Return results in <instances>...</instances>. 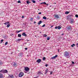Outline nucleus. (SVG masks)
Wrapping results in <instances>:
<instances>
[{"instance_id": "f257e3e1", "label": "nucleus", "mask_w": 78, "mask_h": 78, "mask_svg": "<svg viewBox=\"0 0 78 78\" xmlns=\"http://www.w3.org/2000/svg\"><path fill=\"white\" fill-rule=\"evenodd\" d=\"M64 56L67 58H69L70 57V56H69V53L67 51H66L65 52V54H64Z\"/></svg>"}, {"instance_id": "e2e57ef3", "label": "nucleus", "mask_w": 78, "mask_h": 78, "mask_svg": "<svg viewBox=\"0 0 78 78\" xmlns=\"http://www.w3.org/2000/svg\"><path fill=\"white\" fill-rule=\"evenodd\" d=\"M40 33H41V32H40Z\"/></svg>"}, {"instance_id": "8fccbe9b", "label": "nucleus", "mask_w": 78, "mask_h": 78, "mask_svg": "<svg viewBox=\"0 0 78 78\" xmlns=\"http://www.w3.org/2000/svg\"><path fill=\"white\" fill-rule=\"evenodd\" d=\"M77 45V47H78V43L76 44Z\"/></svg>"}, {"instance_id": "dca6fc26", "label": "nucleus", "mask_w": 78, "mask_h": 78, "mask_svg": "<svg viewBox=\"0 0 78 78\" xmlns=\"http://www.w3.org/2000/svg\"><path fill=\"white\" fill-rule=\"evenodd\" d=\"M3 62L1 60H0V66H1V65H2V64H3Z\"/></svg>"}, {"instance_id": "39448f33", "label": "nucleus", "mask_w": 78, "mask_h": 78, "mask_svg": "<svg viewBox=\"0 0 78 78\" xmlns=\"http://www.w3.org/2000/svg\"><path fill=\"white\" fill-rule=\"evenodd\" d=\"M57 28H58V30H60L61 28V27H60V26H58V27L57 26L55 27V29H57Z\"/></svg>"}, {"instance_id": "4468645a", "label": "nucleus", "mask_w": 78, "mask_h": 78, "mask_svg": "<svg viewBox=\"0 0 78 78\" xmlns=\"http://www.w3.org/2000/svg\"><path fill=\"white\" fill-rule=\"evenodd\" d=\"M0 78H4V77H3V74H0Z\"/></svg>"}, {"instance_id": "680f3d73", "label": "nucleus", "mask_w": 78, "mask_h": 78, "mask_svg": "<svg viewBox=\"0 0 78 78\" xmlns=\"http://www.w3.org/2000/svg\"><path fill=\"white\" fill-rule=\"evenodd\" d=\"M41 75H43V73H41Z\"/></svg>"}, {"instance_id": "a19ab883", "label": "nucleus", "mask_w": 78, "mask_h": 78, "mask_svg": "<svg viewBox=\"0 0 78 78\" xmlns=\"http://www.w3.org/2000/svg\"><path fill=\"white\" fill-rule=\"evenodd\" d=\"M4 24L5 25H7V23H4Z\"/></svg>"}, {"instance_id": "864d4df0", "label": "nucleus", "mask_w": 78, "mask_h": 78, "mask_svg": "<svg viewBox=\"0 0 78 78\" xmlns=\"http://www.w3.org/2000/svg\"><path fill=\"white\" fill-rule=\"evenodd\" d=\"M56 2H54L53 3V4H56Z\"/></svg>"}, {"instance_id": "6e6d98bb", "label": "nucleus", "mask_w": 78, "mask_h": 78, "mask_svg": "<svg viewBox=\"0 0 78 78\" xmlns=\"http://www.w3.org/2000/svg\"><path fill=\"white\" fill-rule=\"evenodd\" d=\"M27 42H28V41H30V40H27Z\"/></svg>"}, {"instance_id": "37998d69", "label": "nucleus", "mask_w": 78, "mask_h": 78, "mask_svg": "<svg viewBox=\"0 0 78 78\" xmlns=\"http://www.w3.org/2000/svg\"><path fill=\"white\" fill-rule=\"evenodd\" d=\"M45 66H46V67H47V66H48V64H46L45 65Z\"/></svg>"}, {"instance_id": "9d476101", "label": "nucleus", "mask_w": 78, "mask_h": 78, "mask_svg": "<svg viewBox=\"0 0 78 78\" xmlns=\"http://www.w3.org/2000/svg\"><path fill=\"white\" fill-rule=\"evenodd\" d=\"M41 61V59H38V60L37 61V62H38V63H40Z\"/></svg>"}, {"instance_id": "423d86ee", "label": "nucleus", "mask_w": 78, "mask_h": 78, "mask_svg": "<svg viewBox=\"0 0 78 78\" xmlns=\"http://www.w3.org/2000/svg\"><path fill=\"white\" fill-rule=\"evenodd\" d=\"M8 73V70H3V73Z\"/></svg>"}, {"instance_id": "2f4dec72", "label": "nucleus", "mask_w": 78, "mask_h": 78, "mask_svg": "<svg viewBox=\"0 0 78 78\" xmlns=\"http://www.w3.org/2000/svg\"><path fill=\"white\" fill-rule=\"evenodd\" d=\"M33 18H31L30 19V20H33Z\"/></svg>"}, {"instance_id": "a211bd4d", "label": "nucleus", "mask_w": 78, "mask_h": 78, "mask_svg": "<svg viewBox=\"0 0 78 78\" xmlns=\"http://www.w3.org/2000/svg\"><path fill=\"white\" fill-rule=\"evenodd\" d=\"M37 73L38 74V75H41V72H40V71H38L37 72Z\"/></svg>"}, {"instance_id": "79ce46f5", "label": "nucleus", "mask_w": 78, "mask_h": 78, "mask_svg": "<svg viewBox=\"0 0 78 78\" xmlns=\"http://www.w3.org/2000/svg\"><path fill=\"white\" fill-rule=\"evenodd\" d=\"M28 49V48H25V50H27Z\"/></svg>"}, {"instance_id": "3c124183", "label": "nucleus", "mask_w": 78, "mask_h": 78, "mask_svg": "<svg viewBox=\"0 0 78 78\" xmlns=\"http://www.w3.org/2000/svg\"><path fill=\"white\" fill-rule=\"evenodd\" d=\"M9 23V22L7 23V24H8V23Z\"/></svg>"}, {"instance_id": "603ef678", "label": "nucleus", "mask_w": 78, "mask_h": 78, "mask_svg": "<svg viewBox=\"0 0 78 78\" xmlns=\"http://www.w3.org/2000/svg\"><path fill=\"white\" fill-rule=\"evenodd\" d=\"M43 61H45V59H43Z\"/></svg>"}, {"instance_id": "72a5a7b5", "label": "nucleus", "mask_w": 78, "mask_h": 78, "mask_svg": "<svg viewBox=\"0 0 78 78\" xmlns=\"http://www.w3.org/2000/svg\"><path fill=\"white\" fill-rule=\"evenodd\" d=\"M45 24H44V25H43L42 26V27H45Z\"/></svg>"}, {"instance_id": "f8f14e48", "label": "nucleus", "mask_w": 78, "mask_h": 78, "mask_svg": "<svg viewBox=\"0 0 78 78\" xmlns=\"http://www.w3.org/2000/svg\"><path fill=\"white\" fill-rule=\"evenodd\" d=\"M55 18H56V19H58V18H59V16H58V15H55Z\"/></svg>"}, {"instance_id": "5fc2aeb1", "label": "nucleus", "mask_w": 78, "mask_h": 78, "mask_svg": "<svg viewBox=\"0 0 78 78\" xmlns=\"http://www.w3.org/2000/svg\"><path fill=\"white\" fill-rule=\"evenodd\" d=\"M40 4L41 5V4H43V2H41Z\"/></svg>"}, {"instance_id": "0e129e2a", "label": "nucleus", "mask_w": 78, "mask_h": 78, "mask_svg": "<svg viewBox=\"0 0 78 78\" xmlns=\"http://www.w3.org/2000/svg\"><path fill=\"white\" fill-rule=\"evenodd\" d=\"M42 0H39L40 1H41Z\"/></svg>"}, {"instance_id": "0eeeda50", "label": "nucleus", "mask_w": 78, "mask_h": 78, "mask_svg": "<svg viewBox=\"0 0 78 78\" xmlns=\"http://www.w3.org/2000/svg\"><path fill=\"white\" fill-rule=\"evenodd\" d=\"M74 22V21L73 19H72L71 20L70 23H71V24H73V23Z\"/></svg>"}, {"instance_id": "69168bd1", "label": "nucleus", "mask_w": 78, "mask_h": 78, "mask_svg": "<svg viewBox=\"0 0 78 78\" xmlns=\"http://www.w3.org/2000/svg\"><path fill=\"white\" fill-rule=\"evenodd\" d=\"M38 10H39V9H38Z\"/></svg>"}, {"instance_id": "393cba45", "label": "nucleus", "mask_w": 78, "mask_h": 78, "mask_svg": "<svg viewBox=\"0 0 78 78\" xmlns=\"http://www.w3.org/2000/svg\"><path fill=\"white\" fill-rule=\"evenodd\" d=\"M73 46H75V44H73V45H71V47H73Z\"/></svg>"}, {"instance_id": "ea45409f", "label": "nucleus", "mask_w": 78, "mask_h": 78, "mask_svg": "<svg viewBox=\"0 0 78 78\" xmlns=\"http://www.w3.org/2000/svg\"><path fill=\"white\" fill-rule=\"evenodd\" d=\"M41 12H40L38 13V14H41Z\"/></svg>"}, {"instance_id": "13d9d810", "label": "nucleus", "mask_w": 78, "mask_h": 78, "mask_svg": "<svg viewBox=\"0 0 78 78\" xmlns=\"http://www.w3.org/2000/svg\"><path fill=\"white\" fill-rule=\"evenodd\" d=\"M62 35H64V34H62Z\"/></svg>"}, {"instance_id": "f3484780", "label": "nucleus", "mask_w": 78, "mask_h": 78, "mask_svg": "<svg viewBox=\"0 0 78 78\" xmlns=\"http://www.w3.org/2000/svg\"><path fill=\"white\" fill-rule=\"evenodd\" d=\"M42 21H40L38 22V24L39 25H40V24H41V23H42Z\"/></svg>"}, {"instance_id": "de8ad7c7", "label": "nucleus", "mask_w": 78, "mask_h": 78, "mask_svg": "<svg viewBox=\"0 0 78 78\" xmlns=\"http://www.w3.org/2000/svg\"><path fill=\"white\" fill-rule=\"evenodd\" d=\"M43 59H45V57H43Z\"/></svg>"}, {"instance_id": "58836bf2", "label": "nucleus", "mask_w": 78, "mask_h": 78, "mask_svg": "<svg viewBox=\"0 0 78 78\" xmlns=\"http://www.w3.org/2000/svg\"><path fill=\"white\" fill-rule=\"evenodd\" d=\"M43 4H45V5L46 4V3H45V2H43Z\"/></svg>"}, {"instance_id": "a18cd8bd", "label": "nucleus", "mask_w": 78, "mask_h": 78, "mask_svg": "<svg viewBox=\"0 0 78 78\" xmlns=\"http://www.w3.org/2000/svg\"><path fill=\"white\" fill-rule=\"evenodd\" d=\"M22 18H23H23H24V16H22Z\"/></svg>"}, {"instance_id": "49530a36", "label": "nucleus", "mask_w": 78, "mask_h": 78, "mask_svg": "<svg viewBox=\"0 0 78 78\" xmlns=\"http://www.w3.org/2000/svg\"><path fill=\"white\" fill-rule=\"evenodd\" d=\"M22 31V30H19V31L20 32H21V31Z\"/></svg>"}, {"instance_id": "f704fd0d", "label": "nucleus", "mask_w": 78, "mask_h": 78, "mask_svg": "<svg viewBox=\"0 0 78 78\" xmlns=\"http://www.w3.org/2000/svg\"><path fill=\"white\" fill-rule=\"evenodd\" d=\"M71 62H72L73 64H75V63L73 62L72 61Z\"/></svg>"}, {"instance_id": "c85d7f7f", "label": "nucleus", "mask_w": 78, "mask_h": 78, "mask_svg": "<svg viewBox=\"0 0 78 78\" xmlns=\"http://www.w3.org/2000/svg\"><path fill=\"white\" fill-rule=\"evenodd\" d=\"M21 3V2H20V1H17V3Z\"/></svg>"}, {"instance_id": "473e14b6", "label": "nucleus", "mask_w": 78, "mask_h": 78, "mask_svg": "<svg viewBox=\"0 0 78 78\" xmlns=\"http://www.w3.org/2000/svg\"><path fill=\"white\" fill-rule=\"evenodd\" d=\"M17 41H21V39H18Z\"/></svg>"}, {"instance_id": "4d7b16f0", "label": "nucleus", "mask_w": 78, "mask_h": 78, "mask_svg": "<svg viewBox=\"0 0 78 78\" xmlns=\"http://www.w3.org/2000/svg\"><path fill=\"white\" fill-rule=\"evenodd\" d=\"M53 27V26H51V28H52Z\"/></svg>"}, {"instance_id": "b1692460", "label": "nucleus", "mask_w": 78, "mask_h": 78, "mask_svg": "<svg viewBox=\"0 0 78 78\" xmlns=\"http://www.w3.org/2000/svg\"><path fill=\"white\" fill-rule=\"evenodd\" d=\"M9 26H10V25H9V24H8L7 26V28H9Z\"/></svg>"}, {"instance_id": "5701e85b", "label": "nucleus", "mask_w": 78, "mask_h": 78, "mask_svg": "<svg viewBox=\"0 0 78 78\" xmlns=\"http://www.w3.org/2000/svg\"><path fill=\"white\" fill-rule=\"evenodd\" d=\"M69 12H65V14H69Z\"/></svg>"}, {"instance_id": "338daca9", "label": "nucleus", "mask_w": 78, "mask_h": 78, "mask_svg": "<svg viewBox=\"0 0 78 78\" xmlns=\"http://www.w3.org/2000/svg\"><path fill=\"white\" fill-rule=\"evenodd\" d=\"M11 54H12V53H11Z\"/></svg>"}, {"instance_id": "09e8293b", "label": "nucleus", "mask_w": 78, "mask_h": 78, "mask_svg": "<svg viewBox=\"0 0 78 78\" xmlns=\"http://www.w3.org/2000/svg\"><path fill=\"white\" fill-rule=\"evenodd\" d=\"M45 5H47V6L48 5V4H47V3H46V4Z\"/></svg>"}, {"instance_id": "2eb2a0df", "label": "nucleus", "mask_w": 78, "mask_h": 78, "mask_svg": "<svg viewBox=\"0 0 78 78\" xmlns=\"http://www.w3.org/2000/svg\"><path fill=\"white\" fill-rule=\"evenodd\" d=\"M48 69H47L46 70H45V74H46L47 73H48Z\"/></svg>"}, {"instance_id": "052dcab7", "label": "nucleus", "mask_w": 78, "mask_h": 78, "mask_svg": "<svg viewBox=\"0 0 78 78\" xmlns=\"http://www.w3.org/2000/svg\"><path fill=\"white\" fill-rule=\"evenodd\" d=\"M59 50H58V52H59Z\"/></svg>"}, {"instance_id": "ddd939ff", "label": "nucleus", "mask_w": 78, "mask_h": 78, "mask_svg": "<svg viewBox=\"0 0 78 78\" xmlns=\"http://www.w3.org/2000/svg\"><path fill=\"white\" fill-rule=\"evenodd\" d=\"M9 76L11 78H14V76L12 75H9Z\"/></svg>"}, {"instance_id": "f03ea898", "label": "nucleus", "mask_w": 78, "mask_h": 78, "mask_svg": "<svg viewBox=\"0 0 78 78\" xmlns=\"http://www.w3.org/2000/svg\"><path fill=\"white\" fill-rule=\"evenodd\" d=\"M23 75L24 74L23 73L20 72L19 75V76L20 77H22V76H23Z\"/></svg>"}, {"instance_id": "aec40b11", "label": "nucleus", "mask_w": 78, "mask_h": 78, "mask_svg": "<svg viewBox=\"0 0 78 78\" xmlns=\"http://www.w3.org/2000/svg\"><path fill=\"white\" fill-rule=\"evenodd\" d=\"M43 36L44 37H47V35L45 34H44L43 35Z\"/></svg>"}, {"instance_id": "4be33fe9", "label": "nucleus", "mask_w": 78, "mask_h": 78, "mask_svg": "<svg viewBox=\"0 0 78 78\" xmlns=\"http://www.w3.org/2000/svg\"><path fill=\"white\" fill-rule=\"evenodd\" d=\"M43 19H47V17L45 16H44L43 17Z\"/></svg>"}, {"instance_id": "e433bc0d", "label": "nucleus", "mask_w": 78, "mask_h": 78, "mask_svg": "<svg viewBox=\"0 0 78 78\" xmlns=\"http://www.w3.org/2000/svg\"><path fill=\"white\" fill-rule=\"evenodd\" d=\"M1 41L2 42H3V40H1Z\"/></svg>"}, {"instance_id": "c9c22d12", "label": "nucleus", "mask_w": 78, "mask_h": 78, "mask_svg": "<svg viewBox=\"0 0 78 78\" xmlns=\"http://www.w3.org/2000/svg\"><path fill=\"white\" fill-rule=\"evenodd\" d=\"M20 33L19 30H18L17 31V33Z\"/></svg>"}, {"instance_id": "6ab92c4d", "label": "nucleus", "mask_w": 78, "mask_h": 78, "mask_svg": "<svg viewBox=\"0 0 78 78\" xmlns=\"http://www.w3.org/2000/svg\"><path fill=\"white\" fill-rule=\"evenodd\" d=\"M31 2H32L34 3H36V1H34V0H32Z\"/></svg>"}, {"instance_id": "9b49d317", "label": "nucleus", "mask_w": 78, "mask_h": 78, "mask_svg": "<svg viewBox=\"0 0 78 78\" xmlns=\"http://www.w3.org/2000/svg\"><path fill=\"white\" fill-rule=\"evenodd\" d=\"M22 35L23 36H27V34H25V32H24L22 34Z\"/></svg>"}, {"instance_id": "412c9836", "label": "nucleus", "mask_w": 78, "mask_h": 78, "mask_svg": "<svg viewBox=\"0 0 78 78\" xmlns=\"http://www.w3.org/2000/svg\"><path fill=\"white\" fill-rule=\"evenodd\" d=\"M21 35L20 34H19L18 35V37H21Z\"/></svg>"}, {"instance_id": "c03bdc74", "label": "nucleus", "mask_w": 78, "mask_h": 78, "mask_svg": "<svg viewBox=\"0 0 78 78\" xmlns=\"http://www.w3.org/2000/svg\"><path fill=\"white\" fill-rule=\"evenodd\" d=\"M53 73L51 72V73H50V75H51Z\"/></svg>"}, {"instance_id": "1a4fd4ad", "label": "nucleus", "mask_w": 78, "mask_h": 78, "mask_svg": "<svg viewBox=\"0 0 78 78\" xmlns=\"http://www.w3.org/2000/svg\"><path fill=\"white\" fill-rule=\"evenodd\" d=\"M71 28H72V27H71V26H69L67 27V29L68 30H71Z\"/></svg>"}, {"instance_id": "20e7f679", "label": "nucleus", "mask_w": 78, "mask_h": 78, "mask_svg": "<svg viewBox=\"0 0 78 78\" xmlns=\"http://www.w3.org/2000/svg\"><path fill=\"white\" fill-rule=\"evenodd\" d=\"M30 70V68L28 67H25V71H26L27 72H28V70Z\"/></svg>"}, {"instance_id": "bb28decb", "label": "nucleus", "mask_w": 78, "mask_h": 78, "mask_svg": "<svg viewBox=\"0 0 78 78\" xmlns=\"http://www.w3.org/2000/svg\"><path fill=\"white\" fill-rule=\"evenodd\" d=\"M47 40H48V41H49V40H50V37H48L47 38Z\"/></svg>"}, {"instance_id": "7ed1b4c3", "label": "nucleus", "mask_w": 78, "mask_h": 78, "mask_svg": "<svg viewBox=\"0 0 78 78\" xmlns=\"http://www.w3.org/2000/svg\"><path fill=\"white\" fill-rule=\"evenodd\" d=\"M12 66H13L14 67H16V66H17L16 63L14 62H12Z\"/></svg>"}, {"instance_id": "4c0bfd02", "label": "nucleus", "mask_w": 78, "mask_h": 78, "mask_svg": "<svg viewBox=\"0 0 78 78\" xmlns=\"http://www.w3.org/2000/svg\"><path fill=\"white\" fill-rule=\"evenodd\" d=\"M7 44H8V42H6L5 45H7Z\"/></svg>"}, {"instance_id": "cd10ccee", "label": "nucleus", "mask_w": 78, "mask_h": 78, "mask_svg": "<svg viewBox=\"0 0 78 78\" xmlns=\"http://www.w3.org/2000/svg\"><path fill=\"white\" fill-rule=\"evenodd\" d=\"M37 19H39V18H40V17H39V16H38L37 17Z\"/></svg>"}, {"instance_id": "bf43d9fd", "label": "nucleus", "mask_w": 78, "mask_h": 78, "mask_svg": "<svg viewBox=\"0 0 78 78\" xmlns=\"http://www.w3.org/2000/svg\"><path fill=\"white\" fill-rule=\"evenodd\" d=\"M36 23V21L34 22V23Z\"/></svg>"}, {"instance_id": "6e6552de", "label": "nucleus", "mask_w": 78, "mask_h": 78, "mask_svg": "<svg viewBox=\"0 0 78 78\" xmlns=\"http://www.w3.org/2000/svg\"><path fill=\"white\" fill-rule=\"evenodd\" d=\"M57 57H58V55H56L55 56L51 57V59H55V58H57Z\"/></svg>"}, {"instance_id": "c756f323", "label": "nucleus", "mask_w": 78, "mask_h": 78, "mask_svg": "<svg viewBox=\"0 0 78 78\" xmlns=\"http://www.w3.org/2000/svg\"><path fill=\"white\" fill-rule=\"evenodd\" d=\"M27 4H29V3H30V2L29 1H27Z\"/></svg>"}, {"instance_id": "a878e982", "label": "nucleus", "mask_w": 78, "mask_h": 78, "mask_svg": "<svg viewBox=\"0 0 78 78\" xmlns=\"http://www.w3.org/2000/svg\"><path fill=\"white\" fill-rule=\"evenodd\" d=\"M0 72H2V73H3V69L2 70H1L0 71Z\"/></svg>"}, {"instance_id": "7c9ffc66", "label": "nucleus", "mask_w": 78, "mask_h": 78, "mask_svg": "<svg viewBox=\"0 0 78 78\" xmlns=\"http://www.w3.org/2000/svg\"><path fill=\"white\" fill-rule=\"evenodd\" d=\"M75 17H78V15H75Z\"/></svg>"}]
</instances>
